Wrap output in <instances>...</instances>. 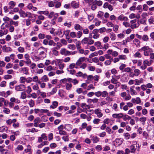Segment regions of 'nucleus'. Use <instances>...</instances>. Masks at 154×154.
I'll list each match as a JSON object with an SVG mask.
<instances>
[{"mask_svg":"<svg viewBox=\"0 0 154 154\" xmlns=\"http://www.w3.org/2000/svg\"><path fill=\"white\" fill-rule=\"evenodd\" d=\"M139 51H144V55L145 56H148L149 54L153 51L152 49L148 46H144L139 50Z\"/></svg>","mask_w":154,"mask_h":154,"instance_id":"obj_1","label":"nucleus"},{"mask_svg":"<svg viewBox=\"0 0 154 154\" xmlns=\"http://www.w3.org/2000/svg\"><path fill=\"white\" fill-rule=\"evenodd\" d=\"M19 13L20 15V17L23 18L28 17L29 18H32V14L29 12H25L23 10L21 9L19 11Z\"/></svg>","mask_w":154,"mask_h":154,"instance_id":"obj_2","label":"nucleus"},{"mask_svg":"<svg viewBox=\"0 0 154 154\" xmlns=\"http://www.w3.org/2000/svg\"><path fill=\"white\" fill-rule=\"evenodd\" d=\"M46 49L45 48L42 47H40L39 50H42V51H41L39 53L38 57H37L36 59H38V60L42 59H44V58L46 57V54L45 52L44 51L45 50H46Z\"/></svg>","mask_w":154,"mask_h":154,"instance_id":"obj_3","label":"nucleus"},{"mask_svg":"<svg viewBox=\"0 0 154 154\" xmlns=\"http://www.w3.org/2000/svg\"><path fill=\"white\" fill-rule=\"evenodd\" d=\"M148 15L146 13H143L141 14L142 18L140 20V23L141 24L146 25V17Z\"/></svg>","mask_w":154,"mask_h":154,"instance_id":"obj_4","label":"nucleus"},{"mask_svg":"<svg viewBox=\"0 0 154 154\" xmlns=\"http://www.w3.org/2000/svg\"><path fill=\"white\" fill-rule=\"evenodd\" d=\"M26 86L20 84L15 87V89L17 91H23L25 90Z\"/></svg>","mask_w":154,"mask_h":154,"instance_id":"obj_5","label":"nucleus"},{"mask_svg":"<svg viewBox=\"0 0 154 154\" xmlns=\"http://www.w3.org/2000/svg\"><path fill=\"white\" fill-rule=\"evenodd\" d=\"M137 142L136 141H134L133 142V144L130 146V152L131 153H135L136 150V149L135 148V145L137 144Z\"/></svg>","mask_w":154,"mask_h":154,"instance_id":"obj_6","label":"nucleus"},{"mask_svg":"<svg viewBox=\"0 0 154 154\" xmlns=\"http://www.w3.org/2000/svg\"><path fill=\"white\" fill-rule=\"evenodd\" d=\"M69 51L67 50L65 48H61L60 50V53L62 55L64 56H68Z\"/></svg>","mask_w":154,"mask_h":154,"instance_id":"obj_7","label":"nucleus"},{"mask_svg":"<svg viewBox=\"0 0 154 154\" xmlns=\"http://www.w3.org/2000/svg\"><path fill=\"white\" fill-rule=\"evenodd\" d=\"M85 60V57H82L77 61L76 63V64L77 66H80L84 61Z\"/></svg>","mask_w":154,"mask_h":154,"instance_id":"obj_8","label":"nucleus"},{"mask_svg":"<svg viewBox=\"0 0 154 154\" xmlns=\"http://www.w3.org/2000/svg\"><path fill=\"white\" fill-rule=\"evenodd\" d=\"M19 70L20 72L23 73L26 75L29 74V70L26 67L21 68L19 69Z\"/></svg>","mask_w":154,"mask_h":154,"instance_id":"obj_9","label":"nucleus"},{"mask_svg":"<svg viewBox=\"0 0 154 154\" xmlns=\"http://www.w3.org/2000/svg\"><path fill=\"white\" fill-rule=\"evenodd\" d=\"M101 110L100 109H95L94 111L95 113L97 115L99 118H100L103 116V114L101 112Z\"/></svg>","mask_w":154,"mask_h":154,"instance_id":"obj_10","label":"nucleus"},{"mask_svg":"<svg viewBox=\"0 0 154 154\" xmlns=\"http://www.w3.org/2000/svg\"><path fill=\"white\" fill-rule=\"evenodd\" d=\"M16 4V3L13 1L10 2L8 3V8L10 9H12L15 6Z\"/></svg>","mask_w":154,"mask_h":154,"instance_id":"obj_11","label":"nucleus"},{"mask_svg":"<svg viewBox=\"0 0 154 154\" xmlns=\"http://www.w3.org/2000/svg\"><path fill=\"white\" fill-rule=\"evenodd\" d=\"M2 50L4 52H10L12 50L11 48L10 47H7L5 45L3 47Z\"/></svg>","mask_w":154,"mask_h":154,"instance_id":"obj_12","label":"nucleus"},{"mask_svg":"<svg viewBox=\"0 0 154 154\" xmlns=\"http://www.w3.org/2000/svg\"><path fill=\"white\" fill-rule=\"evenodd\" d=\"M123 116V114L120 113L119 114H114L112 115V116L114 118L120 119L122 118Z\"/></svg>","mask_w":154,"mask_h":154,"instance_id":"obj_13","label":"nucleus"},{"mask_svg":"<svg viewBox=\"0 0 154 154\" xmlns=\"http://www.w3.org/2000/svg\"><path fill=\"white\" fill-rule=\"evenodd\" d=\"M131 101L133 103H136L137 104H139L141 103V100L139 97H137L136 99L132 98L131 99Z\"/></svg>","mask_w":154,"mask_h":154,"instance_id":"obj_14","label":"nucleus"},{"mask_svg":"<svg viewBox=\"0 0 154 154\" xmlns=\"http://www.w3.org/2000/svg\"><path fill=\"white\" fill-rule=\"evenodd\" d=\"M74 29L76 30H82L83 29V28L79 24L76 23L74 25Z\"/></svg>","mask_w":154,"mask_h":154,"instance_id":"obj_15","label":"nucleus"},{"mask_svg":"<svg viewBox=\"0 0 154 154\" xmlns=\"http://www.w3.org/2000/svg\"><path fill=\"white\" fill-rule=\"evenodd\" d=\"M134 87L135 86L134 85L130 87V92L132 95H135L137 94V92L134 89Z\"/></svg>","mask_w":154,"mask_h":154,"instance_id":"obj_16","label":"nucleus"},{"mask_svg":"<svg viewBox=\"0 0 154 154\" xmlns=\"http://www.w3.org/2000/svg\"><path fill=\"white\" fill-rule=\"evenodd\" d=\"M118 20L121 21H128V19L127 17L124 16L123 15H121L118 17Z\"/></svg>","mask_w":154,"mask_h":154,"instance_id":"obj_17","label":"nucleus"},{"mask_svg":"<svg viewBox=\"0 0 154 154\" xmlns=\"http://www.w3.org/2000/svg\"><path fill=\"white\" fill-rule=\"evenodd\" d=\"M133 43L137 47H139L140 43V41L137 38H135L133 40Z\"/></svg>","mask_w":154,"mask_h":154,"instance_id":"obj_18","label":"nucleus"},{"mask_svg":"<svg viewBox=\"0 0 154 154\" xmlns=\"http://www.w3.org/2000/svg\"><path fill=\"white\" fill-rule=\"evenodd\" d=\"M57 49L56 48H54L52 49V51L53 54L56 56L59 55V52L57 50Z\"/></svg>","mask_w":154,"mask_h":154,"instance_id":"obj_19","label":"nucleus"},{"mask_svg":"<svg viewBox=\"0 0 154 154\" xmlns=\"http://www.w3.org/2000/svg\"><path fill=\"white\" fill-rule=\"evenodd\" d=\"M93 2L97 6H98L99 7H100L102 6L103 4L102 2L100 0H94Z\"/></svg>","mask_w":154,"mask_h":154,"instance_id":"obj_20","label":"nucleus"},{"mask_svg":"<svg viewBox=\"0 0 154 154\" xmlns=\"http://www.w3.org/2000/svg\"><path fill=\"white\" fill-rule=\"evenodd\" d=\"M71 6L73 8H77L79 6V4L75 1H73L71 3Z\"/></svg>","mask_w":154,"mask_h":154,"instance_id":"obj_21","label":"nucleus"},{"mask_svg":"<svg viewBox=\"0 0 154 154\" xmlns=\"http://www.w3.org/2000/svg\"><path fill=\"white\" fill-rule=\"evenodd\" d=\"M109 37L112 41H114L116 39V35L113 32H112L110 34Z\"/></svg>","mask_w":154,"mask_h":154,"instance_id":"obj_22","label":"nucleus"},{"mask_svg":"<svg viewBox=\"0 0 154 154\" xmlns=\"http://www.w3.org/2000/svg\"><path fill=\"white\" fill-rule=\"evenodd\" d=\"M58 105V103L56 101L53 102L52 105H51L50 107L52 109H54L56 108Z\"/></svg>","mask_w":154,"mask_h":154,"instance_id":"obj_23","label":"nucleus"},{"mask_svg":"<svg viewBox=\"0 0 154 154\" xmlns=\"http://www.w3.org/2000/svg\"><path fill=\"white\" fill-rule=\"evenodd\" d=\"M42 81L47 82L49 80V78L46 75H44L41 79Z\"/></svg>","mask_w":154,"mask_h":154,"instance_id":"obj_24","label":"nucleus"},{"mask_svg":"<svg viewBox=\"0 0 154 154\" xmlns=\"http://www.w3.org/2000/svg\"><path fill=\"white\" fill-rule=\"evenodd\" d=\"M89 40V38H85L82 41V43L83 44H88Z\"/></svg>","mask_w":154,"mask_h":154,"instance_id":"obj_25","label":"nucleus"},{"mask_svg":"<svg viewBox=\"0 0 154 154\" xmlns=\"http://www.w3.org/2000/svg\"><path fill=\"white\" fill-rule=\"evenodd\" d=\"M142 39L145 42H147L148 41L149 38L148 36L146 34L143 35L142 36Z\"/></svg>","mask_w":154,"mask_h":154,"instance_id":"obj_26","label":"nucleus"},{"mask_svg":"<svg viewBox=\"0 0 154 154\" xmlns=\"http://www.w3.org/2000/svg\"><path fill=\"white\" fill-rule=\"evenodd\" d=\"M67 48L69 49L74 50L75 49V46L74 44H69L67 45Z\"/></svg>","mask_w":154,"mask_h":154,"instance_id":"obj_27","label":"nucleus"},{"mask_svg":"<svg viewBox=\"0 0 154 154\" xmlns=\"http://www.w3.org/2000/svg\"><path fill=\"white\" fill-rule=\"evenodd\" d=\"M94 45L99 47V48L101 49L103 48V46L101 45V43L100 42L98 41L95 42Z\"/></svg>","mask_w":154,"mask_h":154,"instance_id":"obj_28","label":"nucleus"},{"mask_svg":"<svg viewBox=\"0 0 154 154\" xmlns=\"http://www.w3.org/2000/svg\"><path fill=\"white\" fill-rule=\"evenodd\" d=\"M17 82L16 81H14L13 82H10L9 83V87L11 89H13L14 88V85L17 83Z\"/></svg>","mask_w":154,"mask_h":154,"instance_id":"obj_29","label":"nucleus"},{"mask_svg":"<svg viewBox=\"0 0 154 154\" xmlns=\"http://www.w3.org/2000/svg\"><path fill=\"white\" fill-rule=\"evenodd\" d=\"M100 139L97 137H93L92 140L94 143H96L99 141Z\"/></svg>","mask_w":154,"mask_h":154,"instance_id":"obj_30","label":"nucleus"},{"mask_svg":"<svg viewBox=\"0 0 154 154\" xmlns=\"http://www.w3.org/2000/svg\"><path fill=\"white\" fill-rule=\"evenodd\" d=\"M17 50L18 52L20 53H23L25 51V49L23 47L20 46L18 48Z\"/></svg>","mask_w":154,"mask_h":154,"instance_id":"obj_31","label":"nucleus"},{"mask_svg":"<svg viewBox=\"0 0 154 154\" xmlns=\"http://www.w3.org/2000/svg\"><path fill=\"white\" fill-rule=\"evenodd\" d=\"M98 101V99L97 98H94L93 99H88V102H89L90 103L93 102V103H97Z\"/></svg>","mask_w":154,"mask_h":154,"instance_id":"obj_32","label":"nucleus"},{"mask_svg":"<svg viewBox=\"0 0 154 154\" xmlns=\"http://www.w3.org/2000/svg\"><path fill=\"white\" fill-rule=\"evenodd\" d=\"M134 75L135 76H137L140 74V71L138 69H136L134 70Z\"/></svg>","mask_w":154,"mask_h":154,"instance_id":"obj_33","label":"nucleus"},{"mask_svg":"<svg viewBox=\"0 0 154 154\" xmlns=\"http://www.w3.org/2000/svg\"><path fill=\"white\" fill-rule=\"evenodd\" d=\"M7 130V128L5 126L0 127V132H3L6 131Z\"/></svg>","mask_w":154,"mask_h":154,"instance_id":"obj_34","label":"nucleus"},{"mask_svg":"<svg viewBox=\"0 0 154 154\" xmlns=\"http://www.w3.org/2000/svg\"><path fill=\"white\" fill-rule=\"evenodd\" d=\"M25 21L26 23V26H29L31 24V19L29 18H28L25 20Z\"/></svg>","mask_w":154,"mask_h":154,"instance_id":"obj_35","label":"nucleus"},{"mask_svg":"<svg viewBox=\"0 0 154 154\" xmlns=\"http://www.w3.org/2000/svg\"><path fill=\"white\" fill-rule=\"evenodd\" d=\"M10 24L11 25H14L15 26H18V22L14 21L13 20H11L10 21Z\"/></svg>","mask_w":154,"mask_h":154,"instance_id":"obj_36","label":"nucleus"},{"mask_svg":"<svg viewBox=\"0 0 154 154\" xmlns=\"http://www.w3.org/2000/svg\"><path fill=\"white\" fill-rule=\"evenodd\" d=\"M26 97V94L25 92H22L21 94V98L22 99H25Z\"/></svg>","mask_w":154,"mask_h":154,"instance_id":"obj_37","label":"nucleus"},{"mask_svg":"<svg viewBox=\"0 0 154 154\" xmlns=\"http://www.w3.org/2000/svg\"><path fill=\"white\" fill-rule=\"evenodd\" d=\"M111 82L112 83L114 84H117L118 83L117 79L116 78H114L113 77H112Z\"/></svg>","mask_w":154,"mask_h":154,"instance_id":"obj_38","label":"nucleus"},{"mask_svg":"<svg viewBox=\"0 0 154 154\" xmlns=\"http://www.w3.org/2000/svg\"><path fill=\"white\" fill-rule=\"evenodd\" d=\"M104 13L101 11H99L98 12L97 17L98 18H102L103 15Z\"/></svg>","mask_w":154,"mask_h":154,"instance_id":"obj_39","label":"nucleus"},{"mask_svg":"<svg viewBox=\"0 0 154 154\" xmlns=\"http://www.w3.org/2000/svg\"><path fill=\"white\" fill-rule=\"evenodd\" d=\"M29 104L30 107H33L35 105L34 101L32 100H30L29 102Z\"/></svg>","mask_w":154,"mask_h":154,"instance_id":"obj_40","label":"nucleus"},{"mask_svg":"<svg viewBox=\"0 0 154 154\" xmlns=\"http://www.w3.org/2000/svg\"><path fill=\"white\" fill-rule=\"evenodd\" d=\"M101 96L103 97H105L107 96L108 95V93L106 91H104L103 92H101Z\"/></svg>","mask_w":154,"mask_h":154,"instance_id":"obj_41","label":"nucleus"},{"mask_svg":"<svg viewBox=\"0 0 154 154\" xmlns=\"http://www.w3.org/2000/svg\"><path fill=\"white\" fill-rule=\"evenodd\" d=\"M143 64L146 66L147 65L149 66L151 65V63L149 62L147 60H146L143 61Z\"/></svg>","mask_w":154,"mask_h":154,"instance_id":"obj_42","label":"nucleus"},{"mask_svg":"<svg viewBox=\"0 0 154 154\" xmlns=\"http://www.w3.org/2000/svg\"><path fill=\"white\" fill-rule=\"evenodd\" d=\"M72 87V85L71 83H66V88L67 90H69Z\"/></svg>","mask_w":154,"mask_h":154,"instance_id":"obj_43","label":"nucleus"},{"mask_svg":"<svg viewBox=\"0 0 154 154\" xmlns=\"http://www.w3.org/2000/svg\"><path fill=\"white\" fill-rule=\"evenodd\" d=\"M97 6L94 3V2H92V5L91 6V9L93 11H94L97 8Z\"/></svg>","mask_w":154,"mask_h":154,"instance_id":"obj_44","label":"nucleus"},{"mask_svg":"<svg viewBox=\"0 0 154 154\" xmlns=\"http://www.w3.org/2000/svg\"><path fill=\"white\" fill-rule=\"evenodd\" d=\"M45 35L44 34L39 33L38 35V37L40 39H42L45 38Z\"/></svg>","mask_w":154,"mask_h":154,"instance_id":"obj_45","label":"nucleus"},{"mask_svg":"<svg viewBox=\"0 0 154 154\" xmlns=\"http://www.w3.org/2000/svg\"><path fill=\"white\" fill-rule=\"evenodd\" d=\"M48 45L50 46L53 45L55 46L56 45V43L52 40H50L48 41Z\"/></svg>","mask_w":154,"mask_h":154,"instance_id":"obj_46","label":"nucleus"},{"mask_svg":"<svg viewBox=\"0 0 154 154\" xmlns=\"http://www.w3.org/2000/svg\"><path fill=\"white\" fill-rule=\"evenodd\" d=\"M76 37L77 38H80L82 35L83 33L81 31H79L77 32Z\"/></svg>","mask_w":154,"mask_h":154,"instance_id":"obj_47","label":"nucleus"},{"mask_svg":"<svg viewBox=\"0 0 154 154\" xmlns=\"http://www.w3.org/2000/svg\"><path fill=\"white\" fill-rule=\"evenodd\" d=\"M76 65V63H70L69 66V68L70 69H72L75 67Z\"/></svg>","mask_w":154,"mask_h":154,"instance_id":"obj_48","label":"nucleus"},{"mask_svg":"<svg viewBox=\"0 0 154 154\" xmlns=\"http://www.w3.org/2000/svg\"><path fill=\"white\" fill-rule=\"evenodd\" d=\"M70 36L72 38H75L76 37V33L74 32H72L70 33Z\"/></svg>","mask_w":154,"mask_h":154,"instance_id":"obj_49","label":"nucleus"},{"mask_svg":"<svg viewBox=\"0 0 154 154\" xmlns=\"http://www.w3.org/2000/svg\"><path fill=\"white\" fill-rule=\"evenodd\" d=\"M4 78L5 79H11L12 78V76L9 74L6 75L4 76Z\"/></svg>","mask_w":154,"mask_h":154,"instance_id":"obj_50","label":"nucleus"},{"mask_svg":"<svg viewBox=\"0 0 154 154\" xmlns=\"http://www.w3.org/2000/svg\"><path fill=\"white\" fill-rule=\"evenodd\" d=\"M25 82H26V78L25 77H21L20 78V83H24Z\"/></svg>","mask_w":154,"mask_h":154,"instance_id":"obj_51","label":"nucleus"},{"mask_svg":"<svg viewBox=\"0 0 154 154\" xmlns=\"http://www.w3.org/2000/svg\"><path fill=\"white\" fill-rule=\"evenodd\" d=\"M57 91V87H55L52 89L51 91V92H50V93L51 95L54 94Z\"/></svg>","mask_w":154,"mask_h":154,"instance_id":"obj_52","label":"nucleus"},{"mask_svg":"<svg viewBox=\"0 0 154 154\" xmlns=\"http://www.w3.org/2000/svg\"><path fill=\"white\" fill-rule=\"evenodd\" d=\"M134 57H138V58H140L141 57V55L139 52L137 51L134 54Z\"/></svg>","mask_w":154,"mask_h":154,"instance_id":"obj_53","label":"nucleus"},{"mask_svg":"<svg viewBox=\"0 0 154 154\" xmlns=\"http://www.w3.org/2000/svg\"><path fill=\"white\" fill-rule=\"evenodd\" d=\"M77 53V51H69V52L68 56H69L70 55H74Z\"/></svg>","mask_w":154,"mask_h":154,"instance_id":"obj_54","label":"nucleus"},{"mask_svg":"<svg viewBox=\"0 0 154 154\" xmlns=\"http://www.w3.org/2000/svg\"><path fill=\"white\" fill-rule=\"evenodd\" d=\"M54 69H53V67L51 66H48L46 68V70L48 71H51L54 70Z\"/></svg>","mask_w":154,"mask_h":154,"instance_id":"obj_55","label":"nucleus"},{"mask_svg":"<svg viewBox=\"0 0 154 154\" xmlns=\"http://www.w3.org/2000/svg\"><path fill=\"white\" fill-rule=\"evenodd\" d=\"M131 70H132V69L130 68L129 67H127L126 68H125L124 69L123 71V72H131Z\"/></svg>","mask_w":154,"mask_h":154,"instance_id":"obj_56","label":"nucleus"},{"mask_svg":"<svg viewBox=\"0 0 154 154\" xmlns=\"http://www.w3.org/2000/svg\"><path fill=\"white\" fill-rule=\"evenodd\" d=\"M12 66L13 64L11 63H10L7 64L5 66V68L6 69H8L12 68Z\"/></svg>","mask_w":154,"mask_h":154,"instance_id":"obj_57","label":"nucleus"},{"mask_svg":"<svg viewBox=\"0 0 154 154\" xmlns=\"http://www.w3.org/2000/svg\"><path fill=\"white\" fill-rule=\"evenodd\" d=\"M101 92L100 91H98L94 93L95 95L97 97H100L101 96Z\"/></svg>","mask_w":154,"mask_h":154,"instance_id":"obj_58","label":"nucleus"},{"mask_svg":"<svg viewBox=\"0 0 154 154\" xmlns=\"http://www.w3.org/2000/svg\"><path fill=\"white\" fill-rule=\"evenodd\" d=\"M68 137V135L67 134L66 136L63 137L62 138L65 141H68L69 140Z\"/></svg>","mask_w":154,"mask_h":154,"instance_id":"obj_59","label":"nucleus"},{"mask_svg":"<svg viewBox=\"0 0 154 154\" xmlns=\"http://www.w3.org/2000/svg\"><path fill=\"white\" fill-rule=\"evenodd\" d=\"M126 65L124 64H122L121 65V66L119 67L120 69L122 71H123L124 69L126 67Z\"/></svg>","mask_w":154,"mask_h":154,"instance_id":"obj_60","label":"nucleus"},{"mask_svg":"<svg viewBox=\"0 0 154 154\" xmlns=\"http://www.w3.org/2000/svg\"><path fill=\"white\" fill-rule=\"evenodd\" d=\"M60 42L63 45H66L67 44V42L66 40L64 39L63 38L60 40Z\"/></svg>","mask_w":154,"mask_h":154,"instance_id":"obj_61","label":"nucleus"},{"mask_svg":"<svg viewBox=\"0 0 154 154\" xmlns=\"http://www.w3.org/2000/svg\"><path fill=\"white\" fill-rule=\"evenodd\" d=\"M106 29L105 27H102L99 29V32L102 33L106 31Z\"/></svg>","mask_w":154,"mask_h":154,"instance_id":"obj_62","label":"nucleus"},{"mask_svg":"<svg viewBox=\"0 0 154 154\" xmlns=\"http://www.w3.org/2000/svg\"><path fill=\"white\" fill-rule=\"evenodd\" d=\"M70 32V30H65L63 32V35H65L66 37H67L69 35Z\"/></svg>","mask_w":154,"mask_h":154,"instance_id":"obj_63","label":"nucleus"},{"mask_svg":"<svg viewBox=\"0 0 154 154\" xmlns=\"http://www.w3.org/2000/svg\"><path fill=\"white\" fill-rule=\"evenodd\" d=\"M41 137L42 138L45 140H47V137L46 136L45 134H42L41 135Z\"/></svg>","mask_w":154,"mask_h":154,"instance_id":"obj_64","label":"nucleus"}]
</instances>
